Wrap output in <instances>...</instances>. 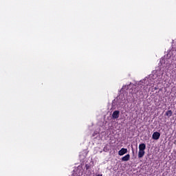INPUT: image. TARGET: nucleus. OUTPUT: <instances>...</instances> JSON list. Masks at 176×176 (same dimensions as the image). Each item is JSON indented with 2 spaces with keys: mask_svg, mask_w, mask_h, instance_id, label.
Listing matches in <instances>:
<instances>
[{
  "mask_svg": "<svg viewBox=\"0 0 176 176\" xmlns=\"http://www.w3.org/2000/svg\"><path fill=\"white\" fill-rule=\"evenodd\" d=\"M164 74V73L161 70H157L155 74H153L148 78L146 77L144 80H143V82L146 86L153 87L155 83L159 84L163 80Z\"/></svg>",
  "mask_w": 176,
  "mask_h": 176,
  "instance_id": "nucleus-1",
  "label": "nucleus"
},
{
  "mask_svg": "<svg viewBox=\"0 0 176 176\" xmlns=\"http://www.w3.org/2000/svg\"><path fill=\"white\" fill-rule=\"evenodd\" d=\"M160 64L164 68H170V65H171V63H170V59L164 58L160 60Z\"/></svg>",
  "mask_w": 176,
  "mask_h": 176,
  "instance_id": "nucleus-2",
  "label": "nucleus"
},
{
  "mask_svg": "<svg viewBox=\"0 0 176 176\" xmlns=\"http://www.w3.org/2000/svg\"><path fill=\"white\" fill-rule=\"evenodd\" d=\"M120 116V111L116 110L113 112L112 115H111V118L112 119L115 120V119H118L119 116Z\"/></svg>",
  "mask_w": 176,
  "mask_h": 176,
  "instance_id": "nucleus-3",
  "label": "nucleus"
},
{
  "mask_svg": "<svg viewBox=\"0 0 176 176\" xmlns=\"http://www.w3.org/2000/svg\"><path fill=\"white\" fill-rule=\"evenodd\" d=\"M126 153H127V148H122L118 151L120 156H123V155H126Z\"/></svg>",
  "mask_w": 176,
  "mask_h": 176,
  "instance_id": "nucleus-4",
  "label": "nucleus"
},
{
  "mask_svg": "<svg viewBox=\"0 0 176 176\" xmlns=\"http://www.w3.org/2000/svg\"><path fill=\"white\" fill-rule=\"evenodd\" d=\"M153 140H159L160 138V133L159 132H154L152 135Z\"/></svg>",
  "mask_w": 176,
  "mask_h": 176,
  "instance_id": "nucleus-5",
  "label": "nucleus"
},
{
  "mask_svg": "<svg viewBox=\"0 0 176 176\" xmlns=\"http://www.w3.org/2000/svg\"><path fill=\"white\" fill-rule=\"evenodd\" d=\"M121 160L122 162H129V160H130V154H127L125 156L122 157Z\"/></svg>",
  "mask_w": 176,
  "mask_h": 176,
  "instance_id": "nucleus-6",
  "label": "nucleus"
},
{
  "mask_svg": "<svg viewBox=\"0 0 176 176\" xmlns=\"http://www.w3.org/2000/svg\"><path fill=\"white\" fill-rule=\"evenodd\" d=\"M145 155V151L144 150H139V152H138V157L139 159H141V157H144Z\"/></svg>",
  "mask_w": 176,
  "mask_h": 176,
  "instance_id": "nucleus-7",
  "label": "nucleus"
},
{
  "mask_svg": "<svg viewBox=\"0 0 176 176\" xmlns=\"http://www.w3.org/2000/svg\"><path fill=\"white\" fill-rule=\"evenodd\" d=\"M146 149V145L142 143L139 145V151H145Z\"/></svg>",
  "mask_w": 176,
  "mask_h": 176,
  "instance_id": "nucleus-8",
  "label": "nucleus"
},
{
  "mask_svg": "<svg viewBox=\"0 0 176 176\" xmlns=\"http://www.w3.org/2000/svg\"><path fill=\"white\" fill-rule=\"evenodd\" d=\"M166 116H168V118L173 116V111L171 110L167 111L166 112Z\"/></svg>",
  "mask_w": 176,
  "mask_h": 176,
  "instance_id": "nucleus-9",
  "label": "nucleus"
},
{
  "mask_svg": "<svg viewBox=\"0 0 176 176\" xmlns=\"http://www.w3.org/2000/svg\"><path fill=\"white\" fill-rule=\"evenodd\" d=\"M129 89H130V85L123 86L121 90L126 91V90H129Z\"/></svg>",
  "mask_w": 176,
  "mask_h": 176,
  "instance_id": "nucleus-10",
  "label": "nucleus"
}]
</instances>
